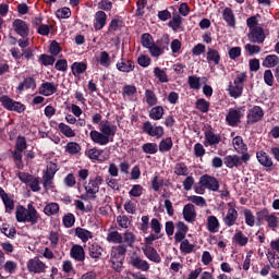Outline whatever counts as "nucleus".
Returning <instances> with one entry per match:
<instances>
[{
    "mask_svg": "<svg viewBox=\"0 0 279 279\" xmlns=\"http://www.w3.org/2000/svg\"><path fill=\"white\" fill-rule=\"evenodd\" d=\"M232 145L238 154H245L247 151V145L243 143V137L236 136L232 141Z\"/></svg>",
    "mask_w": 279,
    "mask_h": 279,
    "instance_id": "nucleus-36",
    "label": "nucleus"
},
{
    "mask_svg": "<svg viewBox=\"0 0 279 279\" xmlns=\"http://www.w3.org/2000/svg\"><path fill=\"white\" fill-rule=\"evenodd\" d=\"M228 93L233 99H239L243 95V87L234 83H229Z\"/></svg>",
    "mask_w": 279,
    "mask_h": 279,
    "instance_id": "nucleus-34",
    "label": "nucleus"
},
{
    "mask_svg": "<svg viewBox=\"0 0 279 279\" xmlns=\"http://www.w3.org/2000/svg\"><path fill=\"white\" fill-rule=\"evenodd\" d=\"M38 90L39 95H43L44 97H51V95H56V93H58V84L45 82L39 86Z\"/></svg>",
    "mask_w": 279,
    "mask_h": 279,
    "instance_id": "nucleus-13",
    "label": "nucleus"
},
{
    "mask_svg": "<svg viewBox=\"0 0 279 279\" xmlns=\"http://www.w3.org/2000/svg\"><path fill=\"white\" fill-rule=\"evenodd\" d=\"M102 254H104V247H101V245H99L96 242L88 244V255L90 256V258H93L94 260H99Z\"/></svg>",
    "mask_w": 279,
    "mask_h": 279,
    "instance_id": "nucleus-23",
    "label": "nucleus"
},
{
    "mask_svg": "<svg viewBox=\"0 0 279 279\" xmlns=\"http://www.w3.org/2000/svg\"><path fill=\"white\" fill-rule=\"evenodd\" d=\"M0 197L5 206L7 211L14 210V198L12 197V195L5 193V190L1 187H0Z\"/></svg>",
    "mask_w": 279,
    "mask_h": 279,
    "instance_id": "nucleus-26",
    "label": "nucleus"
},
{
    "mask_svg": "<svg viewBox=\"0 0 279 279\" xmlns=\"http://www.w3.org/2000/svg\"><path fill=\"white\" fill-rule=\"evenodd\" d=\"M27 186L33 191V193H40V179L38 177H33Z\"/></svg>",
    "mask_w": 279,
    "mask_h": 279,
    "instance_id": "nucleus-53",
    "label": "nucleus"
},
{
    "mask_svg": "<svg viewBox=\"0 0 279 279\" xmlns=\"http://www.w3.org/2000/svg\"><path fill=\"white\" fill-rule=\"evenodd\" d=\"M89 138L95 143L96 145L106 146L108 143H110V140L107 135H105L101 131L92 130L89 133Z\"/></svg>",
    "mask_w": 279,
    "mask_h": 279,
    "instance_id": "nucleus-15",
    "label": "nucleus"
},
{
    "mask_svg": "<svg viewBox=\"0 0 279 279\" xmlns=\"http://www.w3.org/2000/svg\"><path fill=\"white\" fill-rule=\"evenodd\" d=\"M59 131L66 138H75L76 136L75 131L69 124H65L63 122L59 123Z\"/></svg>",
    "mask_w": 279,
    "mask_h": 279,
    "instance_id": "nucleus-38",
    "label": "nucleus"
},
{
    "mask_svg": "<svg viewBox=\"0 0 279 279\" xmlns=\"http://www.w3.org/2000/svg\"><path fill=\"white\" fill-rule=\"evenodd\" d=\"M225 165L228 169H234L241 167V157L238 155H229L225 157Z\"/></svg>",
    "mask_w": 279,
    "mask_h": 279,
    "instance_id": "nucleus-28",
    "label": "nucleus"
},
{
    "mask_svg": "<svg viewBox=\"0 0 279 279\" xmlns=\"http://www.w3.org/2000/svg\"><path fill=\"white\" fill-rule=\"evenodd\" d=\"M104 184V178L97 174L88 180V183L84 184L85 193L87 197L95 199L96 195L99 193V186Z\"/></svg>",
    "mask_w": 279,
    "mask_h": 279,
    "instance_id": "nucleus-3",
    "label": "nucleus"
},
{
    "mask_svg": "<svg viewBox=\"0 0 279 279\" xmlns=\"http://www.w3.org/2000/svg\"><path fill=\"white\" fill-rule=\"evenodd\" d=\"M142 131L144 134L155 138H162L165 136V129L160 125L151 124L149 121L143 123Z\"/></svg>",
    "mask_w": 279,
    "mask_h": 279,
    "instance_id": "nucleus-6",
    "label": "nucleus"
},
{
    "mask_svg": "<svg viewBox=\"0 0 279 279\" xmlns=\"http://www.w3.org/2000/svg\"><path fill=\"white\" fill-rule=\"evenodd\" d=\"M107 241L108 243H123V235L119 233V231H111L107 234Z\"/></svg>",
    "mask_w": 279,
    "mask_h": 279,
    "instance_id": "nucleus-48",
    "label": "nucleus"
},
{
    "mask_svg": "<svg viewBox=\"0 0 279 279\" xmlns=\"http://www.w3.org/2000/svg\"><path fill=\"white\" fill-rule=\"evenodd\" d=\"M142 250L148 260H151L153 263H160V254H158V251H156L154 246L145 245Z\"/></svg>",
    "mask_w": 279,
    "mask_h": 279,
    "instance_id": "nucleus-24",
    "label": "nucleus"
},
{
    "mask_svg": "<svg viewBox=\"0 0 279 279\" xmlns=\"http://www.w3.org/2000/svg\"><path fill=\"white\" fill-rule=\"evenodd\" d=\"M43 213L47 217H56L60 213V204H58V203H48L44 207Z\"/></svg>",
    "mask_w": 279,
    "mask_h": 279,
    "instance_id": "nucleus-27",
    "label": "nucleus"
},
{
    "mask_svg": "<svg viewBox=\"0 0 279 279\" xmlns=\"http://www.w3.org/2000/svg\"><path fill=\"white\" fill-rule=\"evenodd\" d=\"M196 108L197 110H199L201 112H208L209 108H210V104L208 101H206V99L204 98H199L196 101Z\"/></svg>",
    "mask_w": 279,
    "mask_h": 279,
    "instance_id": "nucleus-61",
    "label": "nucleus"
},
{
    "mask_svg": "<svg viewBox=\"0 0 279 279\" xmlns=\"http://www.w3.org/2000/svg\"><path fill=\"white\" fill-rule=\"evenodd\" d=\"M12 27L19 36L25 38V36H29V25L23 20H14L12 23Z\"/></svg>",
    "mask_w": 279,
    "mask_h": 279,
    "instance_id": "nucleus-11",
    "label": "nucleus"
},
{
    "mask_svg": "<svg viewBox=\"0 0 279 279\" xmlns=\"http://www.w3.org/2000/svg\"><path fill=\"white\" fill-rule=\"evenodd\" d=\"M154 75L159 82H161V84H167V82H169V76L167 75V72L160 68L154 69Z\"/></svg>",
    "mask_w": 279,
    "mask_h": 279,
    "instance_id": "nucleus-49",
    "label": "nucleus"
},
{
    "mask_svg": "<svg viewBox=\"0 0 279 279\" xmlns=\"http://www.w3.org/2000/svg\"><path fill=\"white\" fill-rule=\"evenodd\" d=\"M15 219L19 223H31V226H36L40 221V214L36 210V207L32 203L25 206L20 205L15 210Z\"/></svg>",
    "mask_w": 279,
    "mask_h": 279,
    "instance_id": "nucleus-1",
    "label": "nucleus"
},
{
    "mask_svg": "<svg viewBox=\"0 0 279 279\" xmlns=\"http://www.w3.org/2000/svg\"><path fill=\"white\" fill-rule=\"evenodd\" d=\"M198 184L203 189H207V191H213L214 193H217V191H219V180L208 174L202 175L199 178Z\"/></svg>",
    "mask_w": 279,
    "mask_h": 279,
    "instance_id": "nucleus-8",
    "label": "nucleus"
},
{
    "mask_svg": "<svg viewBox=\"0 0 279 279\" xmlns=\"http://www.w3.org/2000/svg\"><path fill=\"white\" fill-rule=\"evenodd\" d=\"M26 267L29 274H45L47 271V264L38 257L28 259Z\"/></svg>",
    "mask_w": 279,
    "mask_h": 279,
    "instance_id": "nucleus-7",
    "label": "nucleus"
},
{
    "mask_svg": "<svg viewBox=\"0 0 279 279\" xmlns=\"http://www.w3.org/2000/svg\"><path fill=\"white\" fill-rule=\"evenodd\" d=\"M107 20H108V15H106V12L97 11L95 13V19H94V29H96V32H99V29H104V27H106Z\"/></svg>",
    "mask_w": 279,
    "mask_h": 279,
    "instance_id": "nucleus-20",
    "label": "nucleus"
},
{
    "mask_svg": "<svg viewBox=\"0 0 279 279\" xmlns=\"http://www.w3.org/2000/svg\"><path fill=\"white\" fill-rule=\"evenodd\" d=\"M172 147H173V140H171V137H167V138L162 140L159 143V151L161 154H166L167 151H171Z\"/></svg>",
    "mask_w": 279,
    "mask_h": 279,
    "instance_id": "nucleus-43",
    "label": "nucleus"
},
{
    "mask_svg": "<svg viewBox=\"0 0 279 279\" xmlns=\"http://www.w3.org/2000/svg\"><path fill=\"white\" fill-rule=\"evenodd\" d=\"M118 71H121V73H132L134 71V62L132 60H125L121 59L116 64Z\"/></svg>",
    "mask_w": 279,
    "mask_h": 279,
    "instance_id": "nucleus-25",
    "label": "nucleus"
},
{
    "mask_svg": "<svg viewBox=\"0 0 279 279\" xmlns=\"http://www.w3.org/2000/svg\"><path fill=\"white\" fill-rule=\"evenodd\" d=\"M26 89H32L36 88V80L34 77H26L22 83L19 84L17 90L20 93H23V90Z\"/></svg>",
    "mask_w": 279,
    "mask_h": 279,
    "instance_id": "nucleus-33",
    "label": "nucleus"
},
{
    "mask_svg": "<svg viewBox=\"0 0 279 279\" xmlns=\"http://www.w3.org/2000/svg\"><path fill=\"white\" fill-rule=\"evenodd\" d=\"M75 236L81 239L83 243H87L88 240L93 239V232L83 229V228H76L75 229Z\"/></svg>",
    "mask_w": 279,
    "mask_h": 279,
    "instance_id": "nucleus-39",
    "label": "nucleus"
},
{
    "mask_svg": "<svg viewBox=\"0 0 279 279\" xmlns=\"http://www.w3.org/2000/svg\"><path fill=\"white\" fill-rule=\"evenodd\" d=\"M97 62L100 66H105V69H108L110 64H112V61L110 60V54L106 51H101L99 58L97 59Z\"/></svg>",
    "mask_w": 279,
    "mask_h": 279,
    "instance_id": "nucleus-44",
    "label": "nucleus"
},
{
    "mask_svg": "<svg viewBox=\"0 0 279 279\" xmlns=\"http://www.w3.org/2000/svg\"><path fill=\"white\" fill-rule=\"evenodd\" d=\"M228 210L225 218H222V221L225 226L228 228H232L234 223H236V219H239V211L236 210V203L230 202L227 204Z\"/></svg>",
    "mask_w": 279,
    "mask_h": 279,
    "instance_id": "nucleus-5",
    "label": "nucleus"
},
{
    "mask_svg": "<svg viewBox=\"0 0 279 279\" xmlns=\"http://www.w3.org/2000/svg\"><path fill=\"white\" fill-rule=\"evenodd\" d=\"M173 171L175 175H189V167H186V163L184 162H179L174 165Z\"/></svg>",
    "mask_w": 279,
    "mask_h": 279,
    "instance_id": "nucleus-51",
    "label": "nucleus"
},
{
    "mask_svg": "<svg viewBox=\"0 0 279 279\" xmlns=\"http://www.w3.org/2000/svg\"><path fill=\"white\" fill-rule=\"evenodd\" d=\"M168 25L171 27V29H173V32H178L182 25V17L179 14L173 15Z\"/></svg>",
    "mask_w": 279,
    "mask_h": 279,
    "instance_id": "nucleus-55",
    "label": "nucleus"
},
{
    "mask_svg": "<svg viewBox=\"0 0 279 279\" xmlns=\"http://www.w3.org/2000/svg\"><path fill=\"white\" fill-rule=\"evenodd\" d=\"M219 219L216 216H208L207 217V230L208 232H211L213 234H216V232H219Z\"/></svg>",
    "mask_w": 279,
    "mask_h": 279,
    "instance_id": "nucleus-30",
    "label": "nucleus"
},
{
    "mask_svg": "<svg viewBox=\"0 0 279 279\" xmlns=\"http://www.w3.org/2000/svg\"><path fill=\"white\" fill-rule=\"evenodd\" d=\"M65 151L66 154H70V156H76V154H80L82 151V146H80L77 142H69L65 145Z\"/></svg>",
    "mask_w": 279,
    "mask_h": 279,
    "instance_id": "nucleus-41",
    "label": "nucleus"
},
{
    "mask_svg": "<svg viewBox=\"0 0 279 279\" xmlns=\"http://www.w3.org/2000/svg\"><path fill=\"white\" fill-rule=\"evenodd\" d=\"M183 218L187 221V223H193V221L197 219V211H195V205L186 204L183 207Z\"/></svg>",
    "mask_w": 279,
    "mask_h": 279,
    "instance_id": "nucleus-21",
    "label": "nucleus"
},
{
    "mask_svg": "<svg viewBox=\"0 0 279 279\" xmlns=\"http://www.w3.org/2000/svg\"><path fill=\"white\" fill-rule=\"evenodd\" d=\"M39 62L44 66H52V64H54V62H56V58H53V57H51L49 54H41L39 57Z\"/></svg>",
    "mask_w": 279,
    "mask_h": 279,
    "instance_id": "nucleus-60",
    "label": "nucleus"
},
{
    "mask_svg": "<svg viewBox=\"0 0 279 279\" xmlns=\"http://www.w3.org/2000/svg\"><path fill=\"white\" fill-rule=\"evenodd\" d=\"M130 264L132 265V267L138 269L140 271H149V263L138 256H132L130 259Z\"/></svg>",
    "mask_w": 279,
    "mask_h": 279,
    "instance_id": "nucleus-22",
    "label": "nucleus"
},
{
    "mask_svg": "<svg viewBox=\"0 0 279 279\" xmlns=\"http://www.w3.org/2000/svg\"><path fill=\"white\" fill-rule=\"evenodd\" d=\"M63 226L65 228H73L75 226V216L73 214H66L63 217Z\"/></svg>",
    "mask_w": 279,
    "mask_h": 279,
    "instance_id": "nucleus-62",
    "label": "nucleus"
},
{
    "mask_svg": "<svg viewBox=\"0 0 279 279\" xmlns=\"http://www.w3.org/2000/svg\"><path fill=\"white\" fill-rule=\"evenodd\" d=\"M70 256L76 263H84L86 260V252L84 251V247L80 244H74L70 250Z\"/></svg>",
    "mask_w": 279,
    "mask_h": 279,
    "instance_id": "nucleus-14",
    "label": "nucleus"
},
{
    "mask_svg": "<svg viewBox=\"0 0 279 279\" xmlns=\"http://www.w3.org/2000/svg\"><path fill=\"white\" fill-rule=\"evenodd\" d=\"M3 268L7 274L12 275L16 272V269L19 268V264H16V262L7 260Z\"/></svg>",
    "mask_w": 279,
    "mask_h": 279,
    "instance_id": "nucleus-59",
    "label": "nucleus"
},
{
    "mask_svg": "<svg viewBox=\"0 0 279 279\" xmlns=\"http://www.w3.org/2000/svg\"><path fill=\"white\" fill-rule=\"evenodd\" d=\"M264 117H265V111H263V108H260L259 106H254L247 112L246 123L248 125L254 124V123H258V121H263Z\"/></svg>",
    "mask_w": 279,
    "mask_h": 279,
    "instance_id": "nucleus-9",
    "label": "nucleus"
},
{
    "mask_svg": "<svg viewBox=\"0 0 279 279\" xmlns=\"http://www.w3.org/2000/svg\"><path fill=\"white\" fill-rule=\"evenodd\" d=\"M233 243H236V245H240V247H245V245L250 243V238L243 234V231H238L233 235Z\"/></svg>",
    "mask_w": 279,
    "mask_h": 279,
    "instance_id": "nucleus-35",
    "label": "nucleus"
},
{
    "mask_svg": "<svg viewBox=\"0 0 279 279\" xmlns=\"http://www.w3.org/2000/svg\"><path fill=\"white\" fill-rule=\"evenodd\" d=\"M205 141L211 147L215 145H219L221 143V136L215 134L213 131H208L205 133Z\"/></svg>",
    "mask_w": 279,
    "mask_h": 279,
    "instance_id": "nucleus-37",
    "label": "nucleus"
},
{
    "mask_svg": "<svg viewBox=\"0 0 279 279\" xmlns=\"http://www.w3.org/2000/svg\"><path fill=\"white\" fill-rule=\"evenodd\" d=\"M262 64L265 69H274V66H278L279 64V57L276 54H268L263 60Z\"/></svg>",
    "mask_w": 279,
    "mask_h": 279,
    "instance_id": "nucleus-32",
    "label": "nucleus"
},
{
    "mask_svg": "<svg viewBox=\"0 0 279 279\" xmlns=\"http://www.w3.org/2000/svg\"><path fill=\"white\" fill-rule=\"evenodd\" d=\"M248 40L251 43H256L257 45L265 43V31L263 27L252 28L248 33Z\"/></svg>",
    "mask_w": 279,
    "mask_h": 279,
    "instance_id": "nucleus-17",
    "label": "nucleus"
},
{
    "mask_svg": "<svg viewBox=\"0 0 279 279\" xmlns=\"http://www.w3.org/2000/svg\"><path fill=\"white\" fill-rule=\"evenodd\" d=\"M145 99L147 106L154 107L158 104V97L156 96V93L151 89H146L145 90Z\"/></svg>",
    "mask_w": 279,
    "mask_h": 279,
    "instance_id": "nucleus-42",
    "label": "nucleus"
},
{
    "mask_svg": "<svg viewBox=\"0 0 279 279\" xmlns=\"http://www.w3.org/2000/svg\"><path fill=\"white\" fill-rule=\"evenodd\" d=\"M144 154H157L158 153V144L156 143H146L142 146Z\"/></svg>",
    "mask_w": 279,
    "mask_h": 279,
    "instance_id": "nucleus-56",
    "label": "nucleus"
},
{
    "mask_svg": "<svg viewBox=\"0 0 279 279\" xmlns=\"http://www.w3.org/2000/svg\"><path fill=\"white\" fill-rule=\"evenodd\" d=\"M85 156L89 158V160H97L98 162H106L108 157L104 156V149L99 148H89L85 151Z\"/></svg>",
    "mask_w": 279,
    "mask_h": 279,
    "instance_id": "nucleus-18",
    "label": "nucleus"
},
{
    "mask_svg": "<svg viewBox=\"0 0 279 279\" xmlns=\"http://www.w3.org/2000/svg\"><path fill=\"white\" fill-rule=\"evenodd\" d=\"M243 213L246 226L254 228V226H256V217L254 216V213L250 209H244Z\"/></svg>",
    "mask_w": 279,
    "mask_h": 279,
    "instance_id": "nucleus-50",
    "label": "nucleus"
},
{
    "mask_svg": "<svg viewBox=\"0 0 279 279\" xmlns=\"http://www.w3.org/2000/svg\"><path fill=\"white\" fill-rule=\"evenodd\" d=\"M258 221H266L268 228L276 230L278 228V216L274 213H269V209L264 208L256 214Z\"/></svg>",
    "mask_w": 279,
    "mask_h": 279,
    "instance_id": "nucleus-4",
    "label": "nucleus"
},
{
    "mask_svg": "<svg viewBox=\"0 0 279 279\" xmlns=\"http://www.w3.org/2000/svg\"><path fill=\"white\" fill-rule=\"evenodd\" d=\"M58 171H60L58 165L52 161H49L46 166V170L44 171V175L56 178V173H58Z\"/></svg>",
    "mask_w": 279,
    "mask_h": 279,
    "instance_id": "nucleus-45",
    "label": "nucleus"
},
{
    "mask_svg": "<svg viewBox=\"0 0 279 279\" xmlns=\"http://www.w3.org/2000/svg\"><path fill=\"white\" fill-rule=\"evenodd\" d=\"M222 19L227 22L229 27H235L236 19L234 17V12L230 8H226L222 12Z\"/></svg>",
    "mask_w": 279,
    "mask_h": 279,
    "instance_id": "nucleus-29",
    "label": "nucleus"
},
{
    "mask_svg": "<svg viewBox=\"0 0 279 279\" xmlns=\"http://www.w3.org/2000/svg\"><path fill=\"white\" fill-rule=\"evenodd\" d=\"M142 45L146 49H149L154 45V37H151L149 34L145 33L142 35Z\"/></svg>",
    "mask_w": 279,
    "mask_h": 279,
    "instance_id": "nucleus-63",
    "label": "nucleus"
},
{
    "mask_svg": "<svg viewBox=\"0 0 279 279\" xmlns=\"http://www.w3.org/2000/svg\"><path fill=\"white\" fill-rule=\"evenodd\" d=\"M99 132H102V134L110 141V138L114 137L117 134V125L112 124L108 120L101 121L99 123Z\"/></svg>",
    "mask_w": 279,
    "mask_h": 279,
    "instance_id": "nucleus-12",
    "label": "nucleus"
},
{
    "mask_svg": "<svg viewBox=\"0 0 279 279\" xmlns=\"http://www.w3.org/2000/svg\"><path fill=\"white\" fill-rule=\"evenodd\" d=\"M170 43H171V39L169 38V35H162L160 39L157 40L158 47H160L163 51L169 50Z\"/></svg>",
    "mask_w": 279,
    "mask_h": 279,
    "instance_id": "nucleus-58",
    "label": "nucleus"
},
{
    "mask_svg": "<svg viewBox=\"0 0 279 279\" xmlns=\"http://www.w3.org/2000/svg\"><path fill=\"white\" fill-rule=\"evenodd\" d=\"M13 160L19 169H23V150H14Z\"/></svg>",
    "mask_w": 279,
    "mask_h": 279,
    "instance_id": "nucleus-57",
    "label": "nucleus"
},
{
    "mask_svg": "<svg viewBox=\"0 0 279 279\" xmlns=\"http://www.w3.org/2000/svg\"><path fill=\"white\" fill-rule=\"evenodd\" d=\"M187 83L193 90H199L202 88V80L196 75L189 76Z\"/></svg>",
    "mask_w": 279,
    "mask_h": 279,
    "instance_id": "nucleus-52",
    "label": "nucleus"
},
{
    "mask_svg": "<svg viewBox=\"0 0 279 279\" xmlns=\"http://www.w3.org/2000/svg\"><path fill=\"white\" fill-rule=\"evenodd\" d=\"M207 62H214V64H219L221 62V54H219V51L208 48L207 50Z\"/></svg>",
    "mask_w": 279,
    "mask_h": 279,
    "instance_id": "nucleus-40",
    "label": "nucleus"
},
{
    "mask_svg": "<svg viewBox=\"0 0 279 279\" xmlns=\"http://www.w3.org/2000/svg\"><path fill=\"white\" fill-rule=\"evenodd\" d=\"M126 252L128 246H125V244H120L111 248V263L116 271H121V267H123V258H125Z\"/></svg>",
    "mask_w": 279,
    "mask_h": 279,
    "instance_id": "nucleus-2",
    "label": "nucleus"
},
{
    "mask_svg": "<svg viewBox=\"0 0 279 279\" xmlns=\"http://www.w3.org/2000/svg\"><path fill=\"white\" fill-rule=\"evenodd\" d=\"M244 114L245 113H243V109L231 108L229 109V112L226 116V121L228 125H231V128H234L241 121V119H243Z\"/></svg>",
    "mask_w": 279,
    "mask_h": 279,
    "instance_id": "nucleus-10",
    "label": "nucleus"
},
{
    "mask_svg": "<svg viewBox=\"0 0 279 279\" xmlns=\"http://www.w3.org/2000/svg\"><path fill=\"white\" fill-rule=\"evenodd\" d=\"M54 177H49L47 174H43V186L45 191H53L56 189V183H53Z\"/></svg>",
    "mask_w": 279,
    "mask_h": 279,
    "instance_id": "nucleus-47",
    "label": "nucleus"
},
{
    "mask_svg": "<svg viewBox=\"0 0 279 279\" xmlns=\"http://www.w3.org/2000/svg\"><path fill=\"white\" fill-rule=\"evenodd\" d=\"M153 121H160L165 117V108L162 106L153 107L148 114Z\"/></svg>",
    "mask_w": 279,
    "mask_h": 279,
    "instance_id": "nucleus-31",
    "label": "nucleus"
},
{
    "mask_svg": "<svg viewBox=\"0 0 279 279\" xmlns=\"http://www.w3.org/2000/svg\"><path fill=\"white\" fill-rule=\"evenodd\" d=\"M129 195L131 197H141L143 195V187L140 184H135L132 186V189L129 192Z\"/></svg>",
    "mask_w": 279,
    "mask_h": 279,
    "instance_id": "nucleus-64",
    "label": "nucleus"
},
{
    "mask_svg": "<svg viewBox=\"0 0 279 279\" xmlns=\"http://www.w3.org/2000/svg\"><path fill=\"white\" fill-rule=\"evenodd\" d=\"M180 250L183 254H191L195 250V244H192L186 238L181 241Z\"/></svg>",
    "mask_w": 279,
    "mask_h": 279,
    "instance_id": "nucleus-46",
    "label": "nucleus"
},
{
    "mask_svg": "<svg viewBox=\"0 0 279 279\" xmlns=\"http://www.w3.org/2000/svg\"><path fill=\"white\" fill-rule=\"evenodd\" d=\"M189 232V226L180 221L177 223V232L174 233L175 243H182L186 239V233Z\"/></svg>",
    "mask_w": 279,
    "mask_h": 279,
    "instance_id": "nucleus-19",
    "label": "nucleus"
},
{
    "mask_svg": "<svg viewBox=\"0 0 279 279\" xmlns=\"http://www.w3.org/2000/svg\"><path fill=\"white\" fill-rule=\"evenodd\" d=\"M256 158L259 165H262V167H265V169H269V171L274 169V159H271V157L264 150L257 151Z\"/></svg>",
    "mask_w": 279,
    "mask_h": 279,
    "instance_id": "nucleus-16",
    "label": "nucleus"
},
{
    "mask_svg": "<svg viewBox=\"0 0 279 279\" xmlns=\"http://www.w3.org/2000/svg\"><path fill=\"white\" fill-rule=\"evenodd\" d=\"M87 66L84 62H75L72 64L73 75H82L86 71Z\"/></svg>",
    "mask_w": 279,
    "mask_h": 279,
    "instance_id": "nucleus-54",
    "label": "nucleus"
}]
</instances>
